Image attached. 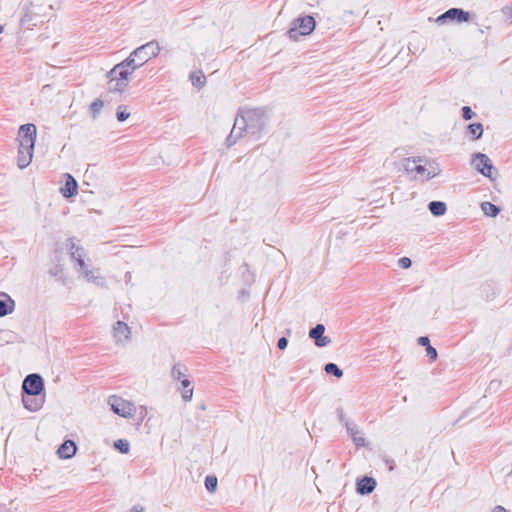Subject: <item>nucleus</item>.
Masks as SVG:
<instances>
[{"label": "nucleus", "mask_w": 512, "mask_h": 512, "mask_svg": "<svg viewBox=\"0 0 512 512\" xmlns=\"http://www.w3.org/2000/svg\"><path fill=\"white\" fill-rule=\"evenodd\" d=\"M37 130H18L17 165L20 169L26 168L32 161Z\"/></svg>", "instance_id": "1"}, {"label": "nucleus", "mask_w": 512, "mask_h": 512, "mask_svg": "<svg viewBox=\"0 0 512 512\" xmlns=\"http://www.w3.org/2000/svg\"><path fill=\"white\" fill-rule=\"evenodd\" d=\"M265 125L266 111L264 109H240L232 128H262Z\"/></svg>", "instance_id": "2"}, {"label": "nucleus", "mask_w": 512, "mask_h": 512, "mask_svg": "<svg viewBox=\"0 0 512 512\" xmlns=\"http://www.w3.org/2000/svg\"><path fill=\"white\" fill-rule=\"evenodd\" d=\"M127 68L121 63L116 64L109 72L106 77L108 81V90L110 92H123L128 86L129 77L132 75Z\"/></svg>", "instance_id": "3"}, {"label": "nucleus", "mask_w": 512, "mask_h": 512, "mask_svg": "<svg viewBox=\"0 0 512 512\" xmlns=\"http://www.w3.org/2000/svg\"><path fill=\"white\" fill-rule=\"evenodd\" d=\"M315 19L310 15L300 16L291 22L287 31L288 37L293 41H298L300 36H306L315 29Z\"/></svg>", "instance_id": "4"}, {"label": "nucleus", "mask_w": 512, "mask_h": 512, "mask_svg": "<svg viewBox=\"0 0 512 512\" xmlns=\"http://www.w3.org/2000/svg\"><path fill=\"white\" fill-rule=\"evenodd\" d=\"M108 404L110 405L111 410L121 417L131 418L135 413L134 405L131 402L124 400L119 396H110L108 398Z\"/></svg>", "instance_id": "5"}, {"label": "nucleus", "mask_w": 512, "mask_h": 512, "mask_svg": "<svg viewBox=\"0 0 512 512\" xmlns=\"http://www.w3.org/2000/svg\"><path fill=\"white\" fill-rule=\"evenodd\" d=\"M161 51V47L156 40L147 42L146 44L133 50V56L139 60V64H145L151 58L156 57Z\"/></svg>", "instance_id": "6"}, {"label": "nucleus", "mask_w": 512, "mask_h": 512, "mask_svg": "<svg viewBox=\"0 0 512 512\" xmlns=\"http://www.w3.org/2000/svg\"><path fill=\"white\" fill-rule=\"evenodd\" d=\"M22 393L29 395L45 393L43 378L36 373L27 375L22 382Z\"/></svg>", "instance_id": "7"}, {"label": "nucleus", "mask_w": 512, "mask_h": 512, "mask_svg": "<svg viewBox=\"0 0 512 512\" xmlns=\"http://www.w3.org/2000/svg\"><path fill=\"white\" fill-rule=\"evenodd\" d=\"M470 19V13L461 8H450L437 17L436 23L444 25L448 22H467Z\"/></svg>", "instance_id": "8"}, {"label": "nucleus", "mask_w": 512, "mask_h": 512, "mask_svg": "<svg viewBox=\"0 0 512 512\" xmlns=\"http://www.w3.org/2000/svg\"><path fill=\"white\" fill-rule=\"evenodd\" d=\"M473 163H474L476 170L479 171L482 175H484L485 177H488L492 180L495 179V177L492 176V172L494 171L492 161L486 154H482V153L475 154Z\"/></svg>", "instance_id": "9"}, {"label": "nucleus", "mask_w": 512, "mask_h": 512, "mask_svg": "<svg viewBox=\"0 0 512 512\" xmlns=\"http://www.w3.org/2000/svg\"><path fill=\"white\" fill-rule=\"evenodd\" d=\"M22 403L25 409L30 412H36L40 410L45 403V393L36 395H29L22 393Z\"/></svg>", "instance_id": "10"}, {"label": "nucleus", "mask_w": 512, "mask_h": 512, "mask_svg": "<svg viewBox=\"0 0 512 512\" xmlns=\"http://www.w3.org/2000/svg\"><path fill=\"white\" fill-rule=\"evenodd\" d=\"M414 172L421 176L423 180H430L439 175L440 170L433 163L427 162L416 163L413 167Z\"/></svg>", "instance_id": "11"}, {"label": "nucleus", "mask_w": 512, "mask_h": 512, "mask_svg": "<svg viewBox=\"0 0 512 512\" xmlns=\"http://www.w3.org/2000/svg\"><path fill=\"white\" fill-rule=\"evenodd\" d=\"M66 246L69 248L70 256L77 263L79 269H84L85 268L84 248L82 246H78L75 243L74 238L67 239Z\"/></svg>", "instance_id": "12"}, {"label": "nucleus", "mask_w": 512, "mask_h": 512, "mask_svg": "<svg viewBox=\"0 0 512 512\" xmlns=\"http://www.w3.org/2000/svg\"><path fill=\"white\" fill-rule=\"evenodd\" d=\"M325 326L323 324H317L309 331V337L312 338L317 347H326L331 343V339L324 336Z\"/></svg>", "instance_id": "13"}, {"label": "nucleus", "mask_w": 512, "mask_h": 512, "mask_svg": "<svg viewBox=\"0 0 512 512\" xmlns=\"http://www.w3.org/2000/svg\"><path fill=\"white\" fill-rule=\"evenodd\" d=\"M79 270L88 282H92L97 286H103L105 284V279L100 275V270L98 268L89 269L85 264V268Z\"/></svg>", "instance_id": "14"}, {"label": "nucleus", "mask_w": 512, "mask_h": 512, "mask_svg": "<svg viewBox=\"0 0 512 512\" xmlns=\"http://www.w3.org/2000/svg\"><path fill=\"white\" fill-rule=\"evenodd\" d=\"M15 309V301L5 292H0V317L11 314Z\"/></svg>", "instance_id": "15"}, {"label": "nucleus", "mask_w": 512, "mask_h": 512, "mask_svg": "<svg viewBox=\"0 0 512 512\" xmlns=\"http://www.w3.org/2000/svg\"><path fill=\"white\" fill-rule=\"evenodd\" d=\"M376 481L372 477L365 476L356 484V491L360 495H367L373 492Z\"/></svg>", "instance_id": "16"}, {"label": "nucleus", "mask_w": 512, "mask_h": 512, "mask_svg": "<svg viewBox=\"0 0 512 512\" xmlns=\"http://www.w3.org/2000/svg\"><path fill=\"white\" fill-rule=\"evenodd\" d=\"M65 177H66V181H65L64 186L61 188V193L64 197L70 198L77 194L78 183L75 180V178L70 174H66Z\"/></svg>", "instance_id": "17"}, {"label": "nucleus", "mask_w": 512, "mask_h": 512, "mask_svg": "<svg viewBox=\"0 0 512 512\" xmlns=\"http://www.w3.org/2000/svg\"><path fill=\"white\" fill-rule=\"evenodd\" d=\"M76 450L77 447L75 442L72 440H66L58 448L57 454L62 459H69L75 455Z\"/></svg>", "instance_id": "18"}, {"label": "nucleus", "mask_w": 512, "mask_h": 512, "mask_svg": "<svg viewBox=\"0 0 512 512\" xmlns=\"http://www.w3.org/2000/svg\"><path fill=\"white\" fill-rule=\"evenodd\" d=\"M113 332L115 339L117 341H122L129 338L130 329L126 323L118 321L113 327Z\"/></svg>", "instance_id": "19"}, {"label": "nucleus", "mask_w": 512, "mask_h": 512, "mask_svg": "<svg viewBox=\"0 0 512 512\" xmlns=\"http://www.w3.org/2000/svg\"><path fill=\"white\" fill-rule=\"evenodd\" d=\"M428 208L431 214L436 217L444 215L447 210L446 204L442 201H431Z\"/></svg>", "instance_id": "20"}, {"label": "nucleus", "mask_w": 512, "mask_h": 512, "mask_svg": "<svg viewBox=\"0 0 512 512\" xmlns=\"http://www.w3.org/2000/svg\"><path fill=\"white\" fill-rule=\"evenodd\" d=\"M120 63L124 65V67L127 68L131 73L143 66V64H139L137 57L133 56V51L125 60L121 61Z\"/></svg>", "instance_id": "21"}, {"label": "nucleus", "mask_w": 512, "mask_h": 512, "mask_svg": "<svg viewBox=\"0 0 512 512\" xmlns=\"http://www.w3.org/2000/svg\"><path fill=\"white\" fill-rule=\"evenodd\" d=\"M422 162H427V159L425 158H422V157H414V158H405L403 161H402V167L404 168V170L407 172V173H412L414 172V165H416V163H422Z\"/></svg>", "instance_id": "22"}, {"label": "nucleus", "mask_w": 512, "mask_h": 512, "mask_svg": "<svg viewBox=\"0 0 512 512\" xmlns=\"http://www.w3.org/2000/svg\"><path fill=\"white\" fill-rule=\"evenodd\" d=\"M481 209L485 215L490 217H495L500 212V208L491 202H483L481 204Z\"/></svg>", "instance_id": "23"}, {"label": "nucleus", "mask_w": 512, "mask_h": 512, "mask_svg": "<svg viewBox=\"0 0 512 512\" xmlns=\"http://www.w3.org/2000/svg\"><path fill=\"white\" fill-rule=\"evenodd\" d=\"M181 384L183 387L182 390V398L184 401H190L193 396V388L190 387V381L188 379L181 380Z\"/></svg>", "instance_id": "24"}, {"label": "nucleus", "mask_w": 512, "mask_h": 512, "mask_svg": "<svg viewBox=\"0 0 512 512\" xmlns=\"http://www.w3.org/2000/svg\"><path fill=\"white\" fill-rule=\"evenodd\" d=\"M248 130H230V134L226 138V145L227 147H231L234 145L238 139L243 137V132H247Z\"/></svg>", "instance_id": "25"}, {"label": "nucleus", "mask_w": 512, "mask_h": 512, "mask_svg": "<svg viewBox=\"0 0 512 512\" xmlns=\"http://www.w3.org/2000/svg\"><path fill=\"white\" fill-rule=\"evenodd\" d=\"M324 371L327 373V374H331L333 376H335L336 378H340L343 376V371L338 367L337 364L335 363H327L324 367Z\"/></svg>", "instance_id": "26"}, {"label": "nucleus", "mask_w": 512, "mask_h": 512, "mask_svg": "<svg viewBox=\"0 0 512 512\" xmlns=\"http://www.w3.org/2000/svg\"><path fill=\"white\" fill-rule=\"evenodd\" d=\"M190 79H191L192 84L195 87L202 88L205 84L206 78H205L204 74L200 71L197 73L196 72L191 73Z\"/></svg>", "instance_id": "27"}, {"label": "nucleus", "mask_w": 512, "mask_h": 512, "mask_svg": "<svg viewBox=\"0 0 512 512\" xmlns=\"http://www.w3.org/2000/svg\"><path fill=\"white\" fill-rule=\"evenodd\" d=\"M218 480L216 476L209 475L205 478V487L208 492L213 493L217 489Z\"/></svg>", "instance_id": "28"}, {"label": "nucleus", "mask_w": 512, "mask_h": 512, "mask_svg": "<svg viewBox=\"0 0 512 512\" xmlns=\"http://www.w3.org/2000/svg\"><path fill=\"white\" fill-rule=\"evenodd\" d=\"M114 447L123 454L128 453L130 449L129 442L125 439L116 440L114 442Z\"/></svg>", "instance_id": "29"}, {"label": "nucleus", "mask_w": 512, "mask_h": 512, "mask_svg": "<svg viewBox=\"0 0 512 512\" xmlns=\"http://www.w3.org/2000/svg\"><path fill=\"white\" fill-rule=\"evenodd\" d=\"M130 116V113L127 111L126 106L120 105L117 108L116 117L119 122H124L128 119Z\"/></svg>", "instance_id": "30"}, {"label": "nucleus", "mask_w": 512, "mask_h": 512, "mask_svg": "<svg viewBox=\"0 0 512 512\" xmlns=\"http://www.w3.org/2000/svg\"><path fill=\"white\" fill-rule=\"evenodd\" d=\"M348 431H350V434L352 436L353 442L357 447H361L365 445V438L362 436H358V431H354V429L348 428Z\"/></svg>", "instance_id": "31"}, {"label": "nucleus", "mask_w": 512, "mask_h": 512, "mask_svg": "<svg viewBox=\"0 0 512 512\" xmlns=\"http://www.w3.org/2000/svg\"><path fill=\"white\" fill-rule=\"evenodd\" d=\"M104 103L101 99L97 98L95 99L91 105H90V110L92 112V114L95 116L96 114H98L100 112V110L102 109Z\"/></svg>", "instance_id": "32"}, {"label": "nucleus", "mask_w": 512, "mask_h": 512, "mask_svg": "<svg viewBox=\"0 0 512 512\" xmlns=\"http://www.w3.org/2000/svg\"><path fill=\"white\" fill-rule=\"evenodd\" d=\"M32 20L33 17L29 13H25L20 19V24L22 27L29 29L31 25H36L35 23H31Z\"/></svg>", "instance_id": "33"}, {"label": "nucleus", "mask_w": 512, "mask_h": 512, "mask_svg": "<svg viewBox=\"0 0 512 512\" xmlns=\"http://www.w3.org/2000/svg\"><path fill=\"white\" fill-rule=\"evenodd\" d=\"M171 373H172V377L177 380H180L182 378V376L184 375L183 371H182V366L180 364L174 365Z\"/></svg>", "instance_id": "34"}, {"label": "nucleus", "mask_w": 512, "mask_h": 512, "mask_svg": "<svg viewBox=\"0 0 512 512\" xmlns=\"http://www.w3.org/2000/svg\"><path fill=\"white\" fill-rule=\"evenodd\" d=\"M474 112L469 106H464L462 108V117L464 120H470L474 116Z\"/></svg>", "instance_id": "35"}, {"label": "nucleus", "mask_w": 512, "mask_h": 512, "mask_svg": "<svg viewBox=\"0 0 512 512\" xmlns=\"http://www.w3.org/2000/svg\"><path fill=\"white\" fill-rule=\"evenodd\" d=\"M426 352H427V355L428 357L432 360V361H435L437 359V351L434 347H432L431 345H428V347L426 348Z\"/></svg>", "instance_id": "36"}, {"label": "nucleus", "mask_w": 512, "mask_h": 512, "mask_svg": "<svg viewBox=\"0 0 512 512\" xmlns=\"http://www.w3.org/2000/svg\"><path fill=\"white\" fill-rule=\"evenodd\" d=\"M501 12L512 22V2L511 5L504 6Z\"/></svg>", "instance_id": "37"}, {"label": "nucleus", "mask_w": 512, "mask_h": 512, "mask_svg": "<svg viewBox=\"0 0 512 512\" xmlns=\"http://www.w3.org/2000/svg\"><path fill=\"white\" fill-rule=\"evenodd\" d=\"M483 131L484 130H468V132L470 134V136H469L470 139L471 140L480 139L482 137Z\"/></svg>", "instance_id": "38"}, {"label": "nucleus", "mask_w": 512, "mask_h": 512, "mask_svg": "<svg viewBox=\"0 0 512 512\" xmlns=\"http://www.w3.org/2000/svg\"><path fill=\"white\" fill-rule=\"evenodd\" d=\"M411 264H412V261L408 257H402L399 259V265H400V267H402L404 269L409 268L411 266Z\"/></svg>", "instance_id": "39"}, {"label": "nucleus", "mask_w": 512, "mask_h": 512, "mask_svg": "<svg viewBox=\"0 0 512 512\" xmlns=\"http://www.w3.org/2000/svg\"><path fill=\"white\" fill-rule=\"evenodd\" d=\"M288 345V340L287 338L285 337H281L278 339V342H277V347L280 349V350H284Z\"/></svg>", "instance_id": "40"}, {"label": "nucleus", "mask_w": 512, "mask_h": 512, "mask_svg": "<svg viewBox=\"0 0 512 512\" xmlns=\"http://www.w3.org/2000/svg\"><path fill=\"white\" fill-rule=\"evenodd\" d=\"M417 342H418L419 345L425 346L426 348L428 347V345H430V340H429V338L427 336L419 337Z\"/></svg>", "instance_id": "41"}, {"label": "nucleus", "mask_w": 512, "mask_h": 512, "mask_svg": "<svg viewBox=\"0 0 512 512\" xmlns=\"http://www.w3.org/2000/svg\"><path fill=\"white\" fill-rule=\"evenodd\" d=\"M466 128H476V129H479V128H483V125L481 123H471L469 125L466 126Z\"/></svg>", "instance_id": "42"}, {"label": "nucleus", "mask_w": 512, "mask_h": 512, "mask_svg": "<svg viewBox=\"0 0 512 512\" xmlns=\"http://www.w3.org/2000/svg\"><path fill=\"white\" fill-rule=\"evenodd\" d=\"M130 512H144V508L140 505H135L132 507Z\"/></svg>", "instance_id": "43"}, {"label": "nucleus", "mask_w": 512, "mask_h": 512, "mask_svg": "<svg viewBox=\"0 0 512 512\" xmlns=\"http://www.w3.org/2000/svg\"><path fill=\"white\" fill-rule=\"evenodd\" d=\"M493 512H509L508 510H506L504 507L502 506H496L493 510Z\"/></svg>", "instance_id": "44"}, {"label": "nucleus", "mask_w": 512, "mask_h": 512, "mask_svg": "<svg viewBox=\"0 0 512 512\" xmlns=\"http://www.w3.org/2000/svg\"><path fill=\"white\" fill-rule=\"evenodd\" d=\"M19 128H36L33 123H26L19 126Z\"/></svg>", "instance_id": "45"}, {"label": "nucleus", "mask_w": 512, "mask_h": 512, "mask_svg": "<svg viewBox=\"0 0 512 512\" xmlns=\"http://www.w3.org/2000/svg\"><path fill=\"white\" fill-rule=\"evenodd\" d=\"M386 463H387V464H388V463H393V460H391V459H386Z\"/></svg>", "instance_id": "46"}, {"label": "nucleus", "mask_w": 512, "mask_h": 512, "mask_svg": "<svg viewBox=\"0 0 512 512\" xmlns=\"http://www.w3.org/2000/svg\"><path fill=\"white\" fill-rule=\"evenodd\" d=\"M50 274L56 275V271H50Z\"/></svg>", "instance_id": "47"}, {"label": "nucleus", "mask_w": 512, "mask_h": 512, "mask_svg": "<svg viewBox=\"0 0 512 512\" xmlns=\"http://www.w3.org/2000/svg\"><path fill=\"white\" fill-rule=\"evenodd\" d=\"M50 274L56 275V271H50Z\"/></svg>", "instance_id": "48"}, {"label": "nucleus", "mask_w": 512, "mask_h": 512, "mask_svg": "<svg viewBox=\"0 0 512 512\" xmlns=\"http://www.w3.org/2000/svg\"><path fill=\"white\" fill-rule=\"evenodd\" d=\"M2 31H3V27H2V26H0V34L2 33Z\"/></svg>", "instance_id": "49"}]
</instances>
